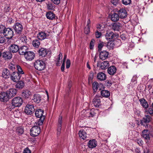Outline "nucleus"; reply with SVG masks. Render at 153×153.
<instances>
[{"label":"nucleus","instance_id":"42","mask_svg":"<svg viewBox=\"0 0 153 153\" xmlns=\"http://www.w3.org/2000/svg\"><path fill=\"white\" fill-rule=\"evenodd\" d=\"M13 114L15 118H19L21 115L20 111L18 110L15 111L13 112Z\"/></svg>","mask_w":153,"mask_h":153},{"label":"nucleus","instance_id":"28","mask_svg":"<svg viewBox=\"0 0 153 153\" xmlns=\"http://www.w3.org/2000/svg\"><path fill=\"white\" fill-rule=\"evenodd\" d=\"M151 117L148 115H146L141 120V123L142 124L143 123H147L150 122L151 120Z\"/></svg>","mask_w":153,"mask_h":153},{"label":"nucleus","instance_id":"26","mask_svg":"<svg viewBox=\"0 0 153 153\" xmlns=\"http://www.w3.org/2000/svg\"><path fill=\"white\" fill-rule=\"evenodd\" d=\"M79 137L82 139L85 140L87 138V133L84 130H80L79 132Z\"/></svg>","mask_w":153,"mask_h":153},{"label":"nucleus","instance_id":"62","mask_svg":"<svg viewBox=\"0 0 153 153\" xmlns=\"http://www.w3.org/2000/svg\"><path fill=\"white\" fill-rule=\"evenodd\" d=\"M119 0H111V3L114 5H116L118 3Z\"/></svg>","mask_w":153,"mask_h":153},{"label":"nucleus","instance_id":"21","mask_svg":"<svg viewBox=\"0 0 153 153\" xmlns=\"http://www.w3.org/2000/svg\"><path fill=\"white\" fill-rule=\"evenodd\" d=\"M137 76L136 75L134 76L131 79V82L129 84L130 86H131V88H133L137 86Z\"/></svg>","mask_w":153,"mask_h":153},{"label":"nucleus","instance_id":"46","mask_svg":"<svg viewBox=\"0 0 153 153\" xmlns=\"http://www.w3.org/2000/svg\"><path fill=\"white\" fill-rule=\"evenodd\" d=\"M95 42V40L93 39H92L89 45V48L90 49H93Z\"/></svg>","mask_w":153,"mask_h":153},{"label":"nucleus","instance_id":"49","mask_svg":"<svg viewBox=\"0 0 153 153\" xmlns=\"http://www.w3.org/2000/svg\"><path fill=\"white\" fill-rule=\"evenodd\" d=\"M38 95L37 94H35L34 95L33 98V101L35 102H36L37 103H38Z\"/></svg>","mask_w":153,"mask_h":153},{"label":"nucleus","instance_id":"45","mask_svg":"<svg viewBox=\"0 0 153 153\" xmlns=\"http://www.w3.org/2000/svg\"><path fill=\"white\" fill-rule=\"evenodd\" d=\"M97 30L102 31L103 30L104 27L102 25H101L100 24H98L97 25Z\"/></svg>","mask_w":153,"mask_h":153},{"label":"nucleus","instance_id":"59","mask_svg":"<svg viewBox=\"0 0 153 153\" xmlns=\"http://www.w3.org/2000/svg\"><path fill=\"white\" fill-rule=\"evenodd\" d=\"M62 116H59V118L58 124V126H61L62 123Z\"/></svg>","mask_w":153,"mask_h":153},{"label":"nucleus","instance_id":"15","mask_svg":"<svg viewBox=\"0 0 153 153\" xmlns=\"http://www.w3.org/2000/svg\"><path fill=\"white\" fill-rule=\"evenodd\" d=\"M19 46L15 44L12 45L9 48V50L11 53H15L19 51Z\"/></svg>","mask_w":153,"mask_h":153},{"label":"nucleus","instance_id":"10","mask_svg":"<svg viewBox=\"0 0 153 153\" xmlns=\"http://www.w3.org/2000/svg\"><path fill=\"white\" fill-rule=\"evenodd\" d=\"M51 53V51L45 48H41L39 50V55L42 57H45L48 53Z\"/></svg>","mask_w":153,"mask_h":153},{"label":"nucleus","instance_id":"52","mask_svg":"<svg viewBox=\"0 0 153 153\" xmlns=\"http://www.w3.org/2000/svg\"><path fill=\"white\" fill-rule=\"evenodd\" d=\"M6 28L4 25H0V33H3V32Z\"/></svg>","mask_w":153,"mask_h":153},{"label":"nucleus","instance_id":"7","mask_svg":"<svg viewBox=\"0 0 153 153\" xmlns=\"http://www.w3.org/2000/svg\"><path fill=\"white\" fill-rule=\"evenodd\" d=\"M10 79L14 82H16L19 81L21 77V76L19 75L18 73L14 72L11 75Z\"/></svg>","mask_w":153,"mask_h":153},{"label":"nucleus","instance_id":"9","mask_svg":"<svg viewBox=\"0 0 153 153\" xmlns=\"http://www.w3.org/2000/svg\"><path fill=\"white\" fill-rule=\"evenodd\" d=\"M10 99L7 92H1L0 93V100L4 102L7 101Z\"/></svg>","mask_w":153,"mask_h":153},{"label":"nucleus","instance_id":"35","mask_svg":"<svg viewBox=\"0 0 153 153\" xmlns=\"http://www.w3.org/2000/svg\"><path fill=\"white\" fill-rule=\"evenodd\" d=\"M40 63L39 64V71L43 70L45 68V64L44 62L41 60H39Z\"/></svg>","mask_w":153,"mask_h":153},{"label":"nucleus","instance_id":"58","mask_svg":"<svg viewBox=\"0 0 153 153\" xmlns=\"http://www.w3.org/2000/svg\"><path fill=\"white\" fill-rule=\"evenodd\" d=\"M38 60H37L35 61V62H34V66L35 68L38 70Z\"/></svg>","mask_w":153,"mask_h":153},{"label":"nucleus","instance_id":"55","mask_svg":"<svg viewBox=\"0 0 153 153\" xmlns=\"http://www.w3.org/2000/svg\"><path fill=\"white\" fill-rule=\"evenodd\" d=\"M71 65V62L69 59H68L66 62V68H68L70 67Z\"/></svg>","mask_w":153,"mask_h":153},{"label":"nucleus","instance_id":"51","mask_svg":"<svg viewBox=\"0 0 153 153\" xmlns=\"http://www.w3.org/2000/svg\"><path fill=\"white\" fill-rule=\"evenodd\" d=\"M123 3L126 5L129 4L131 2V0H122Z\"/></svg>","mask_w":153,"mask_h":153},{"label":"nucleus","instance_id":"47","mask_svg":"<svg viewBox=\"0 0 153 153\" xmlns=\"http://www.w3.org/2000/svg\"><path fill=\"white\" fill-rule=\"evenodd\" d=\"M88 109L87 110H83L81 112L82 117H87V114L88 113Z\"/></svg>","mask_w":153,"mask_h":153},{"label":"nucleus","instance_id":"12","mask_svg":"<svg viewBox=\"0 0 153 153\" xmlns=\"http://www.w3.org/2000/svg\"><path fill=\"white\" fill-rule=\"evenodd\" d=\"M37 126L33 127L30 130V135L33 137H37L38 135V130Z\"/></svg>","mask_w":153,"mask_h":153},{"label":"nucleus","instance_id":"25","mask_svg":"<svg viewBox=\"0 0 153 153\" xmlns=\"http://www.w3.org/2000/svg\"><path fill=\"white\" fill-rule=\"evenodd\" d=\"M114 36V33L111 31H107L105 35V37L107 40L113 39Z\"/></svg>","mask_w":153,"mask_h":153},{"label":"nucleus","instance_id":"18","mask_svg":"<svg viewBox=\"0 0 153 153\" xmlns=\"http://www.w3.org/2000/svg\"><path fill=\"white\" fill-rule=\"evenodd\" d=\"M116 68L114 66H111L107 69L108 73L111 75H113L116 73Z\"/></svg>","mask_w":153,"mask_h":153},{"label":"nucleus","instance_id":"24","mask_svg":"<svg viewBox=\"0 0 153 153\" xmlns=\"http://www.w3.org/2000/svg\"><path fill=\"white\" fill-rule=\"evenodd\" d=\"M32 95L31 92L29 90L26 89L23 91L22 96L26 98H28Z\"/></svg>","mask_w":153,"mask_h":153},{"label":"nucleus","instance_id":"57","mask_svg":"<svg viewBox=\"0 0 153 153\" xmlns=\"http://www.w3.org/2000/svg\"><path fill=\"white\" fill-rule=\"evenodd\" d=\"M136 141L137 143L139 145V146H142L143 144V142L141 139H137L136 140Z\"/></svg>","mask_w":153,"mask_h":153},{"label":"nucleus","instance_id":"61","mask_svg":"<svg viewBox=\"0 0 153 153\" xmlns=\"http://www.w3.org/2000/svg\"><path fill=\"white\" fill-rule=\"evenodd\" d=\"M23 153H31L30 150L28 148H26L23 151Z\"/></svg>","mask_w":153,"mask_h":153},{"label":"nucleus","instance_id":"1","mask_svg":"<svg viewBox=\"0 0 153 153\" xmlns=\"http://www.w3.org/2000/svg\"><path fill=\"white\" fill-rule=\"evenodd\" d=\"M3 34L4 36L7 39L12 38L14 35L12 29L9 27L6 28L5 29Z\"/></svg>","mask_w":153,"mask_h":153},{"label":"nucleus","instance_id":"22","mask_svg":"<svg viewBox=\"0 0 153 153\" xmlns=\"http://www.w3.org/2000/svg\"><path fill=\"white\" fill-rule=\"evenodd\" d=\"M97 79L101 81L105 80L106 78V74L102 72L98 73L97 75Z\"/></svg>","mask_w":153,"mask_h":153},{"label":"nucleus","instance_id":"37","mask_svg":"<svg viewBox=\"0 0 153 153\" xmlns=\"http://www.w3.org/2000/svg\"><path fill=\"white\" fill-rule=\"evenodd\" d=\"M16 131L18 135H21L23 134L24 132L23 128L22 127H18L17 128Z\"/></svg>","mask_w":153,"mask_h":153},{"label":"nucleus","instance_id":"60","mask_svg":"<svg viewBox=\"0 0 153 153\" xmlns=\"http://www.w3.org/2000/svg\"><path fill=\"white\" fill-rule=\"evenodd\" d=\"M15 107H16L12 103V102H11V104H10L8 105V108H9L10 110L14 108Z\"/></svg>","mask_w":153,"mask_h":153},{"label":"nucleus","instance_id":"14","mask_svg":"<svg viewBox=\"0 0 153 153\" xmlns=\"http://www.w3.org/2000/svg\"><path fill=\"white\" fill-rule=\"evenodd\" d=\"M6 92L10 99L16 95L17 91L15 89L11 88L9 89Z\"/></svg>","mask_w":153,"mask_h":153},{"label":"nucleus","instance_id":"34","mask_svg":"<svg viewBox=\"0 0 153 153\" xmlns=\"http://www.w3.org/2000/svg\"><path fill=\"white\" fill-rule=\"evenodd\" d=\"M119 17H120L118 14L114 13L111 15V19L112 21L116 22L119 20Z\"/></svg>","mask_w":153,"mask_h":153},{"label":"nucleus","instance_id":"39","mask_svg":"<svg viewBox=\"0 0 153 153\" xmlns=\"http://www.w3.org/2000/svg\"><path fill=\"white\" fill-rule=\"evenodd\" d=\"M100 85L97 82H94L93 84V88L94 91L96 92L99 88Z\"/></svg>","mask_w":153,"mask_h":153},{"label":"nucleus","instance_id":"2","mask_svg":"<svg viewBox=\"0 0 153 153\" xmlns=\"http://www.w3.org/2000/svg\"><path fill=\"white\" fill-rule=\"evenodd\" d=\"M12 103L16 107H19L22 104L23 100L22 98L19 97H15L12 100Z\"/></svg>","mask_w":153,"mask_h":153},{"label":"nucleus","instance_id":"40","mask_svg":"<svg viewBox=\"0 0 153 153\" xmlns=\"http://www.w3.org/2000/svg\"><path fill=\"white\" fill-rule=\"evenodd\" d=\"M145 113L147 114H149L152 116H153V108H149L148 109H146Z\"/></svg>","mask_w":153,"mask_h":153},{"label":"nucleus","instance_id":"44","mask_svg":"<svg viewBox=\"0 0 153 153\" xmlns=\"http://www.w3.org/2000/svg\"><path fill=\"white\" fill-rule=\"evenodd\" d=\"M142 137L145 140L146 142V143L148 142L149 140L150 139L149 134H142Z\"/></svg>","mask_w":153,"mask_h":153},{"label":"nucleus","instance_id":"11","mask_svg":"<svg viewBox=\"0 0 153 153\" xmlns=\"http://www.w3.org/2000/svg\"><path fill=\"white\" fill-rule=\"evenodd\" d=\"M117 12L118 15L121 19L125 18L127 16V13L126 10L124 9H121Z\"/></svg>","mask_w":153,"mask_h":153},{"label":"nucleus","instance_id":"33","mask_svg":"<svg viewBox=\"0 0 153 153\" xmlns=\"http://www.w3.org/2000/svg\"><path fill=\"white\" fill-rule=\"evenodd\" d=\"M47 18L50 20H53L55 18V15L51 12H47L46 14Z\"/></svg>","mask_w":153,"mask_h":153},{"label":"nucleus","instance_id":"48","mask_svg":"<svg viewBox=\"0 0 153 153\" xmlns=\"http://www.w3.org/2000/svg\"><path fill=\"white\" fill-rule=\"evenodd\" d=\"M96 37L97 38H100L101 36V33L99 32V31L97 30L95 33Z\"/></svg>","mask_w":153,"mask_h":153},{"label":"nucleus","instance_id":"36","mask_svg":"<svg viewBox=\"0 0 153 153\" xmlns=\"http://www.w3.org/2000/svg\"><path fill=\"white\" fill-rule=\"evenodd\" d=\"M46 34L44 32L39 33V40H43L46 38Z\"/></svg>","mask_w":153,"mask_h":153},{"label":"nucleus","instance_id":"38","mask_svg":"<svg viewBox=\"0 0 153 153\" xmlns=\"http://www.w3.org/2000/svg\"><path fill=\"white\" fill-rule=\"evenodd\" d=\"M16 68L18 71L15 72L18 73L19 75L21 76V75L24 74V71L22 70L21 67L20 66L18 65H16Z\"/></svg>","mask_w":153,"mask_h":153},{"label":"nucleus","instance_id":"29","mask_svg":"<svg viewBox=\"0 0 153 153\" xmlns=\"http://www.w3.org/2000/svg\"><path fill=\"white\" fill-rule=\"evenodd\" d=\"M109 65V64L108 61H104L101 63L100 68L102 69H105L107 68Z\"/></svg>","mask_w":153,"mask_h":153},{"label":"nucleus","instance_id":"54","mask_svg":"<svg viewBox=\"0 0 153 153\" xmlns=\"http://www.w3.org/2000/svg\"><path fill=\"white\" fill-rule=\"evenodd\" d=\"M90 26L86 27L85 29V33L86 34H88L90 32Z\"/></svg>","mask_w":153,"mask_h":153},{"label":"nucleus","instance_id":"4","mask_svg":"<svg viewBox=\"0 0 153 153\" xmlns=\"http://www.w3.org/2000/svg\"><path fill=\"white\" fill-rule=\"evenodd\" d=\"M44 111L42 109L39 108V126L42 125L45 118V115H44Z\"/></svg>","mask_w":153,"mask_h":153},{"label":"nucleus","instance_id":"63","mask_svg":"<svg viewBox=\"0 0 153 153\" xmlns=\"http://www.w3.org/2000/svg\"><path fill=\"white\" fill-rule=\"evenodd\" d=\"M104 43H102L99 44L98 46V51H101L104 46Z\"/></svg>","mask_w":153,"mask_h":153},{"label":"nucleus","instance_id":"19","mask_svg":"<svg viewBox=\"0 0 153 153\" xmlns=\"http://www.w3.org/2000/svg\"><path fill=\"white\" fill-rule=\"evenodd\" d=\"M3 57L6 60H8L12 57V54L10 52H4L2 54Z\"/></svg>","mask_w":153,"mask_h":153},{"label":"nucleus","instance_id":"13","mask_svg":"<svg viewBox=\"0 0 153 153\" xmlns=\"http://www.w3.org/2000/svg\"><path fill=\"white\" fill-rule=\"evenodd\" d=\"M122 27V25L119 23H114L112 24L111 28L114 31H119Z\"/></svg>","mask_w":153,"mask_h":153},{"label":"nucleus","instance_id":"17","mask_svg":"<svg viewBox=\"0 0 153 153\" xmlns=\"http://www.w3.org/2000/svg\"><path fill=\"white\" fill-rule=\"evenodd\" d=\"M109 53L108 52L103 51L100 53V58L101 60H103L106 59L108 57Z\"/></svg>","mask_w":153,"mask_h":153},{"label":"nucleus","instance_id":"16","mask_svg":"<svg viewBox=\"0 0 153 153\" xmlns=\"http://www.w3.org/2000/svg\"><path fill=\"white\" fill-rule=\"evenodd\" d=\"M11 75L9 71L7 68L3 69L2 71V76L5 79L10 77Z\"/></svg>","mask_w":153,"mask_h":153},{"label":"nucleus","instance_id":"56","mask_svg":"<svg viewBox=\"0 0 153 153\" xmlns=\"http://www.w3.org/2000/svg\"><path fill=\"white\" fill-rule=\"evenodd\" d=\"M5 39L4 37L0 36V44H2L4 42Z\"/></svg>","mask_w":153,"mask_h":153},{"label":"nucleus","instance_id":"41","mask_svg":"<svg viewBox=\"0 0 153 153\" xmlns=\"http://www.w3.org/2000/svg\"><path fill=\"white\" fill-rule=\"evenodd\" d=\"M27 40L26 36L24 35L21 36L20 38V40L23 42L27 43L28 42Z\"/></svg>","mask_w":153,"mask_h":153},{"label":"nucleus","instance_id":"27","mask_svg":"<svg viewBox=\"0 0 153 153\" xmlns=\"http://www.w3.org/2000/svg\"><path fill=\"white\" fill-rule=\"evenodd\" d=\"M97 142L94 140H90L88 144V145L89 148H95L97 146Z\"/></svg>","mask_w":153,"mask_h":153},{"label":"nucleus","instance_id":"6","mask_svg":"<svg viewBox=\"0 0 153 153\" xmlns=\"http://www.w3.org/2000/svg\"><path fill=\"white\" fill-rule=\"evenodd\" d=\"M100 98H101V97L98 95H96L95 96L92 101L93 105L94 106L96 107H98L100 106L101 103Z\"/></svg>","mask_w":153,"mask_h":153},{"label":"nucleus","instance_id":"43","mask_svg":"<svg viewBox=\"0 0 153 153\" xmlns=\"http://www.w3.org/2000/svg\"><path fill=\"white\" fill-rule=\"evenodd\" d=\"M32 44L34 48H38V41L37 39L33 40Z\"/></svg>","mask_w":153,"mask_h":153},{"label":"nucleus","instance_id":"53","mask_svg":"<svg viewBox=\"0 0 153 153\" xmlns=\"http://www.w3.org/2000/svg\"><path fill=\"white\" fill-rule=\"evenodd\" d=\"M114 43L112 42H108L107 44V46L108 48L111 49L114 47Z\"/></svg>","mask_w":153,"mask_h":153},{"label":"nucleus","instance_id":"31","mask_svg":"<svg viewBox=\"0 0 153 153\" xmlns=\"http://www.w3.org/2000/svg\"><path fill=\"white\" fill-rule=\"evenodd\" d=\"M25 86V83L22 81H19L16 85V87L17 88L22 89Z\"/></svg>","mask_w":153,"mask_h":153},{"label":"nucleus","instance_id":"30","mask_svg":"<svg viewBox=\"0 0 153 153\" xmlns=\"http://www.w3.org/2000/svg\"><path fill=\"white\" fill-rule=\"evenodd\" d=\"M94 109L92 108L91 110L88 109V113L87 114V117H93L95 114Z\"/></svg>","mask_w":153,"mask_h":153},{"label":"nucleus","instance_id":"3","mask_svg":"<svg viewBox=\"0 0 153 153\" xmlns=\"http://www.w3.org/2000/svg\"><path fill=\"white\" fill-rule=\"evenodd\" d=\"M13 27L15 32L18 34L21 33L23 29L22 25L19 22L15 23Z\"/></svg>","mask_w":153,"mask_h":153},{"label":"nucleus","instance_id":"20","mask_svg":"<svg viewBox=\"0 0 153 153\" xmlns=\"http://www.w3.org/2000/svg\"><path fill=\"white\" fill-rule=\"evenodd\" d=\"M28 48L26 46H23L19 48V52L20 55H25L26 53L27 52Z\"/></svg>","mask_w":153,"mask_h":153},{"label":"nucleus","instance_id":"64","mask_svg":"<svg viewBox=\"0 0 153 153\" xmlns=\"http://www.w3.org/2000/svg\"><path fill=\"white\" fill-rule=\"evenodd\" d=\"M143 153H151L150 150L149 148H146L144 149L143 151Z\"/></svg>","mask_w":153,"mask_h":153},{"label":"nucleus","instance_id":"23","mask_svg":"<svg viewBox=\"0 0 153 153\" xmlns=\"http://www.w3.org/2000/svg\"><path fill=\"white\" fill-rule=\"evenodd\" d=\"M140 104L143 108L147 109L149 107V105L147 101L144 99L141 98L139 100Z\"/></svg>","mask_w":153,"mask_h":153},{"label":"nucleus","instance_id":"32","mask_svg":"<svg viewBox=\"0 0 153 153\" xmlns=\"http://www.w3.org/2000/svg\"><path fill=\"white\" fill-rule=\"evenodd\" d=\"M101 95L103 97H108L110 95V92L106 90H102L101 91Z\"/></svg>","mask_w":153,"mask_h":153},{"label":"nucleus","instance_id":"8","mask_svg":"<svg viewBox=\"0 0 153 153\" xmlns=\"http://www.w3.org/2000/svg\"><path fill=\"white\" fill-rule=\"evenodd\" d=\"M34 109L33 105H27L25 107V112L27 114H31L34 112Z\"/></svg>","mask_w":153,"mask_h":153},{"label":"nucleus","instance_id":"5","mask_svg":"<svg viewBox=\"0 0 153 153\" xmlns=\"http://www.w3.org/2000/svg\"><path fill=\"white\" fill-rule=\"evenodd\" d=\"M25 57L26 60L30 61L33 60L35 57V54L32 51H27L24 55Z\"/></svg>","mask_w":153,"mask_h":153},{"label":"nucleus","instance_id":"50","mask_svg":"<svg viewBox=\"0 0 153 153\" xmlns=\"http://www.w3.org/2000/svg\"><path fill=\"white\" fill-rule=\"evenodd\" d=\"M8 67L12 70L13 71L15 69V66L14 64L12 63H10Z\"/></svg>","mask_w":153,"mask_h":153}]
</instances>
